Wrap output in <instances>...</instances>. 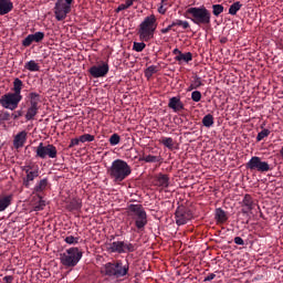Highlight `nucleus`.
<instances>
[{
    "mask_svg": "<svg viewBox=\"0 0 283 283\" xmlns=\"http://www.w3.org/2000/svg\"><path fill=\"white\" fill-rule=\"evenodd\" d=\"M113 182L120 184L128 176H132V166L123 159H115L106 171Z\"/></svg>",
    "mask_w": 283,
    "mask_h": 283,
    "instance_id": "1",
    "label": "nucleus"
},
{
    "mask_svg": "<svg viewBox=\"0 0 283 283\" xmlns=\"http://www.w3.org/2000/svg\"><path fill=\"white\" fill-rule=\"evenodd\" d=\"M126 216L127 220H130L129 224L135 222V227L138 231H143L145 227H147V211H145L143 205L130 203L126 208Z\"/></svg>",
    "mask_w": 283,
    "mask_h": 283,
    "instance_id": "2",
    "label": "nucleus"
},
{
    "mask_svg": "<svg viewBox=\"0 0 283 283\" xmlns=\"http://www.w3.org/2000/svg\"><path fill=\"white\" fill-rule=\"evenodd\" d=\"M184 17L190 19L195 25H211V11L205 6L188 8Z\"/></svg>",
    "mask_w": 283,
    "mask_h": 283,
    "instance_id": "3",
    "label": "nucleus"
},
{
    "mask_svg": "<svg viewBox=\"0 0 283 283\" xmlns=\"http://www.w3.org/2000/svg\"><path fill=\"white\" fill-rule=\"evenodd\" d=\"M156 28H158V22L156 15L150 14L144 19V21L139 24L137 34L140 41L149 42L154 39V34L156 33Z\"/></svg>",
    "mask_w": 283,
    "mask_h": 283,
    "instance_id": "4",
    "label": "nucleus"
},
{
    "mask_svg": "<svg viewBox=\"0 0 283 283\" xmlns=\"http://www.w3.org/2000/svg\"><path fill=\"white\" fill-rule=\"evenodd\" d=\"M101 273L107 277H125L129 273V264L123 265L122 261L108 262L102 266Z\"/></svg>",
    "mask_w": 283,
    "mask_h": 283,
    "instance_id": "5",
    "label": "nucleus"
},
{
    "mask_svg": "<svg viewBox=\"0 0 283 283\" xmlns=\"http://www.w3.org/2000/svg\"><path fill=\"white\" fill-rule=\"evenodd\" d=\"M83 258V252L78 248H70L64 253L60 254V262L63 266H76Z\"/></svg>",
    "mask_w": 283,
    "mask_h": 283,
    "instance_id": "6",
    "label": "nucleus"
},
{
    "mask_svg": "<svg viewBox=\"0 0 283 283\" xmlns=\"http://www.w3.org/2000/svg\"><path fill=\"white\" fill-rule=\"evenodd\" d=\"M71 11L72 2H69L67 0H56L54 7V15L56 21H65Z\"/></svg>",
    "mask_w": 283,
    "mask_h": 283,
    "instance_id": "7",
    "label": "nucleus"
},
{
    "mask_svg": "<svg viewBox=\"0 0 283 283\" xmlns=\"http://www.w3.org/2000/svg\"><path fill=\"white\" fill-rule=\"evenodd\" d=\"M29 103L30 106L28 107L25 119L34 120V116L39 114V103H41V95L36 92H31L29 94Z\"/></svg>",
    "mask_w": 283,
    "mask_h": 283,
    "instance_id": "8",
    "label": "nucleus"
},
{
    "mask_svg": "<svg viewBox=\"0 0 283 283\" xmlns=\"http://www.w3.org/2000/svg\"><path fill=\"white\" fill-rule=\"evenodd\" d=\"M35 156L42 160H45V158L54 159L56 156H59V150H56V146L52 144L43 145V143H40L35 148Z\"/></svg>",
    "mask_w": 283,
    "mask_h": 283,
    "instance_id": "9",
    "label": "nucleus"
},
{
    "mask_svg": "<svg viewBox=\"0 0 283 283\" xmlns=\"http://www.w3.org/2000/svg\"><path fill=\"white\" fill-rule=\"evenodd\" d=\"M23 99L22 95H17L14 93H7L1 96L0 98V105L4 107V109H11V112H14L17 107H19V103Z\"/></svg>",
    "mask_w": 283,
    "mask_h": 283,
    "instance_id": "10",
    "label": "nucleus"
},
{
    "mask_svg": "<svg viewBox=\"0 0 283 283\" xmlns=\"http://www.w3.org/2000/svg\"><path fill=\"white\" fill-rule=\"evenodd\" d=\"M247 169L250 171H259L260 174H265L266 171H271V165L268 161H262V158L254 156L249 163L245 164Z\"/></svg>",
    "mask_w": 283,
    "mask_h": 283,
    "instance_id": "11",
    "label": "nucleus"
},
{
    "mask_svg": "<svg viewBox=\"0 0 283 283\" xmlns=\"http://www.w3.org/2000/svg\"><path fill=\"white\" fill-rule=\"evenodd\" d=\"M175 218L176 224H178V227H182V224H187L189 220L193 219V213L189 208L185 206H179L175 212Z\"/></svg>",
    "mask_w": 283,
    "mask_h": 283,
    "instance_id": "12",
    "label": "nucleus"
},
{
    "mask_svg": "<svg viewBox=\"0 0 283 283\" xmlns=\"http://www.w3.org/2000/svg\"><path fill=\"white\" fill-rule=\"evenodd\" d=\"M88 72L93 78H103V76H107L109 72V64L103 62L102 65H93Z\"/></svg>",
    "mask_w": 283,
    "mask_h": 283,
    "instance_id": "13",
    "label": "nucleus"
},
{
    "mask_svg": "<svg viewBox=\"0 0 283 283\" xmlns=\"http://www.w3.org/2000/svg\"><path fill=\"white\" fill-rule=\"evenodd\" d=\"M45 39V33L38 31L33 34H29L24 40H22L23 48H30L33 43H41Z\"/></svg>",
    "mask_w": 283,
    "mask_h": 283,
    "instance_id": "14",
    "label": "nucleus"
},
{
    "mask_svg": "<svg viewBox=\"0 0 283 283\" xmlns=\"http://www.w3.org/2000/svg\"><path fill=\"white\" fill-rule=\"evenodd\" d=\"M23 171L27 174V179L24 180L25 187H29L34 178H39V166H24Z\"/></svg>",
    "mask_w": 283,
    "mask_h": 283,
    "instance_id": "15",
    "label": "nucleus"
},
{
    "mask_svg": "<svg viewBox=\"0 0 283 283\" xmlns=\"http://www.w3.org/2000/svg\"><path fill=\"white\" fill-rule=\"evenodd\" d=\"M242 213H249V211H253L255 208V202L253 201V197L251 195H244L243 200L241 201Z\"/></svg>",
    "mask_w": 283,
    "mask_h": 283,
    "instance_id": "16",
    "label": "nucleus"
},
{
    "mask_svg": "<svg viewBox=\"0 0 283 283\" xmlns=\"http://www.w3.org/2000/svg\"><path fill=\"white\" fill-rule=\"evenodd\" d=\"M25 140H28V133L25 130L18 133L13 139L14 149H21L25 145Z\"/></svg>",
    "mask_w": 283,
    "mask_h": 283,
    "instance_id": "17",
    "label": "nucleus"
},
{
    "mask_svg": "<svg viewBox=\"0 0 283 283\" xmlns=\"http://www.w3.org/2000/svg\"><path fill=\"white\" fill-rule=\"evenodd\" d=\"M168 107L174 112H182V109H185V104L180 101V97L175 96L169 99Z\"/></svg>",
    "mask_w": 283,
    "mask_h": 283,
    "instance_id": "18",
    "label": "nucleus"
},
{
    "mask_svg": "<svg viewBox=\"0 0 283 283\" xmlns=\"http://www.w3.org/2000/svg\"><path fill=\"white\" fill-rule=\"evenodd\" d=\"M13 8L14 4L11 0H0V17H3L4 14H10Z\"/></svg>",
    "mask_w": 283,
    "mask_h": 283,
    "instance_id": "19",
    "label": "nucleus"
},
{
    "mask_svg": "<svg viewBox=\"0 0 283 283\" xmlns=\"http://www.w3.org/2000/svg\"><path fill=\"white\" fill-rule=\"evenodd\" d=\"M156 187H161V189H167L169 187V176L159 174L155 177Z\"/></svg>",
    "mask_w": 283,
    "mask_h": 283,
    "instance_id": "20",
    "label": "nucleus"
},
{
    "mask_svg": "<svg viewBox=\"0 0 283 283\" xmlns=\"http://www.w3.org/2000/svg\"><path fill=\"white\" fill-rule=\"evenodd\" d=\"M107 251L111 253H125V250L122 249L120 241H114L113 243H109Z\"/></svg>",
    "mask_w": 283,
    "mask_h": 283,
    "instance_id": "21",
    "label": "nucleus"
},
{
    "mask_svg": "<svg viewBox=\"0 0 283 283\" xmlns=\"http://www.w3.org/2000/svg\"><path fill=\"white\" fill-rule=\"evenodd\" d=\"M12 205V195L0 198V212L6 211Z\"/></svg>",
    "mask_w": 283,
    "mask_h": 283,
    "instance_id": "22",
    "label": "nucleus"
},
{
    "mask_svg": "<svg viewBox=\"0 0 283 283\" xmlns=\"http://www.w3.org/2000/svg\"><path fill=\"white\" fill-rule=\"evenodd\" d=\"M214 218H216L217 222H220L221 224H223V222H227V220H229V218L227 217V212L224 210H222V208L216 209Z\"/></svg>",
    "mask_w": 283,
    "mask_h": 283,
    "instance_id": "23",
    "label": "nucleus"
},
{
    "mask_svg": "<svg viewBox=\"0 0 283 283\" xmlns=\"http://www.w3.org/2000/svg\"><path fill=\"white\" fill-rule=\"evenodd\" d=\"M21 90H23V81L17 77L13 81V94L21 96Z\"/></svg>",
    "mask_w": 283,
    "mask_h": 283,
    "instance_id": "24",
    "label": "nucleus"
},
{
    "mask_svg": "<svg viewBox=\"0 0 283 283\" xmlns=\"http://www.w3.org/2000/svg\"><path fill=\"white\" fill-rule=\"evenodd\" d=\"M120 242V247L122 250L124 251V253H134V251H136V245H134L130 242H125V241H119Z\"/></svg>",
    "mask_w": 283,
    "mask_h": 283,
    "instance_id": "25",
    "label": "nucleus"
},
{
    "mask_svg": "<svg viewBox=\"0 0 283 283\" xmlns=\"http://www.w3.org/2000/svg\"><path fill=\"white\" fill-rule=\"evenodd\" d=\"M175 61H184L185 63H189V61H193V54H191V52L181 53L175 57Z\"/></svg>",
    "mask_w": 283,
    "mask_h": 283,
    "instance_id": "26",
    "label": "nucleus"
},
{
    "mask_svg": "<svg viewBox=\"0 0 283 283\" xmlns=\"http://www.w3.org/2000/svg\"><path fill=\"white\" fill-rule=\"evenodd\" d=\"M83 207V203L81 202V199H73L69 206L67 209H70V211H78V209H81Z\"/></svg>",
    "mask_w": 283,
    "mask_h": 283,
    "instance_id": "27",
    "label": "nucleus"
},
{
    "mask_svg": "<svg viewBox=\"0 0 283 283\" xmlns=\"http://www.w3.org/2000/svg\"><path fill=\"white\" fill-rule=\"evenodd\" d=\"M24 67L25 70H29V72H39V70H41V66H39V63H36L33 60L27 62Z\"/></svg>",
    "mask_w": 283,
    "mask_h": 283,
    "instance_id": "28",
    "label": "nucleus"
},
{
    "mask_svg": "<svg viewBox=\"0 0 283 283\" xmlns=\"http://www.w3.org/2000/svg\"><path fill=\"white\" fill-rule=\"evenodd\" d=\"M48 188V178L40 180V182L34 187L35 193H41V191H45Z\"/></svg>",
    "mask_w": 283,
    "mask_h": 283,
    "instance_id": "29",
    "label": "nucleus"
},
{
    "mask_svg": "<svg viewBox=\"0 0 283 283\" xmlns=\"http://www.w3.org/2000/svg\"><path fill=\"white\" fill-rule=\"evenodd\" d=\"M241 8H242V3H240V1L232 3L229 8V14H232V17H235V14H238Z\"/></svg>",
    "mask_w": 283,
    "mask_h": 283,
    "instance_id": "30",
    "label": "nucleus"
},
{
    "mask_svg": "<svg viewBox=\"0 0 283 283\" xmlns=\"http://www.w3.org/2000/svg\"><path fill=\"white\" fill-rule=\"evenodd\" d=\"M182 28V30H189L190 28V24L188 21H185V20H175L172 21V28Z\"/></svg>",
    "mask_w": 283,
    "mask_h": 283,
    "instance_id": "31",
    "label": "nucleus"
},
{
    "mask_svg": "<svg viewBox=\"0 0 283 283\" xmlns=\"http://www.w3.org/2000/svg\"><path fill=\"white\" fill-rule=\"evenodd\" d=\"M144 163H160L163 160V157L160 156H154V155H147L142 158Z\"/></svg>",
    "mask_w": 283,
    "mask_h": 283,
    "instance_id": "32",
    "label": "nucleus"
},
{
    "mask_svg": "<svg viewBox=\"0 0 283 283\" xmlns=\"http://www.w3.org/2000/svg\"><path fill=\"white\" fill-rule=\"evenodd\" d=\"M158 72V66L156 65H150L145 70V76L146 78H151L154 74Z\"/></svg>",
    "mask_w": 283,
    "mask_h": 283,
    "instance_id": "33",
    "label": "nucleus"
},
{
    "mask_svg": "<svg viewBox=\"0 0 283 283\" xmlns=\"http://www.w3.org/2000/svg\"><path fill=\"white\" fill-rule=\"evenodd\" d=\"M160 143L161 145H164V147H167L168 149H174V138L163 137Z\"/></svg>",
    "mask_w": 283,
    "mask_h": 283,
    "instance_id": "34",
    "label": "nucleus"
},
{
    "mask_svg": "<svg viewBox=\"0 0 283 283\" xmlns=\"http://www.w3.org/2000/svg\"><path fill=\"white\" fill-rule=\"evenodd\" d=\"M203 127H212L213 126V115L208 114L202 118Z\"/></svg>",
    "mask_w": 283,
    "mask_h": 283,
    "instance_id": "35",
    "label": "nucleus"
},
{
    "mask_svg": "<svg viewBox=\"0 0 283 283\" xmlns=\"http://www.w3.org/2000/svg\"><path fill=\"white\" fill-rule=\"evenodd\" d=\"M224 12V7L222 4H213L212 6V14L214 17H220Z\"/></svg>",
    "mask_w": 283,
    "mask_h": 283,
    "instance_id": "36",
    "label": "nucleus"
},
{
    "mask_svg": "<svg viewBox=\"0 0 283 283\" xmlns=\"http://www.w3.org/2000/svg\"><path fill=\"white\" fill-rule=\"evenodd\" d=\"M134 6V2L132 0H126L125 3H122L117 7L116 12H123V10H127Z\"/></svg>",
    "mask_w": 283,
    "mask_h": 283,
    "instance_id": "37",
    "label": "nucleus"
},
{
    "mask_svg": "<svg viewBox=\"0 0 283 283\" xmlns=\"http://www.w3.org/2000/svg\"><path fill=\"white\" fill-rule=\"evenodd\" d=\"M94 135L92 134H84L80 136V143H94Z\"/></svg>",
    "mask_w": 283,
    "mask_h": 283,
    "instance_id": "38",
    "label": "nucleus"
},
{
    "mask_svg": "<svg viewBox=\"0 0 283 283\" xmlns=\"http://www.w3.org/2000/svg\"><path fill=\"white\" fill-rule=\"evenodd\" d=\"M191 84H192L193 87H196L197 90H198V87H202V85H205V84L202 83V78H201L200 76H198V75H195V76L192 77Z\"/></svg>",
    "mask_w": 283,
    "mask_h": 283,
    "instance_id": "39",
    "label": "nucleus"
},
{
    "mask_svg": "<svg viewBox=\"0 0 283 283\" xmlns=\"http://www.w3.org/2000/svg\"><path fill=\"white\" fill-rule=\"evenodd\" d=\"M145 48H147V44H145V42H134L133 44V50H135V52H143Z\"/></svg>",
    "mask_w": 283,
    "mask_h": 283,
    "instance_id": "40",
    "label": "nucleus"
},
{
    "mask_svg": "<svg viewBox=\"0 0 283 283\" xmlns=\"http://www.w3.org/2000/svg\"><path fill=\"white\" fill-rule=\"evenodd\" d=\"M269 134H271V130L264 128L263 130H261L258 136H256V140L258 143H260V140H264V138H266L269 136Z\"/></svg>",
    "mask_w": 283,
    "mask_h": 283,
    "instance_id": "41",
    "label": "nucleus"
},
{
    "mask_svg": "<svg viewBox=\"0 0 283 283\" xmlns=\"http://www.w3.org/2000/svg\"><path fill=\"white\" fill-rule=\"evenodd\" d=\"M118 143H120V135L119 134H113L109 137V145L116 146V145H118Z\"/></svg>",
    "mask_w": 283,
    "mask_h": 283,
    "instance_id": "42",
    "label": "nucleus"
},
{
    "mask_svg": "<svg viewBox=\"0 0 283 283\" xmlns=\"http://www.w3.org/2000/svg\"><path fill=\"white\" fill-rule=\"evenodd\" d=\"M191 98L195 103H200V101H202V93H200V91H195L191 93Z\"/></svg>",
    "mask_w": 283,
    "mask_h": 283,
    "instance_id": "43",
    "label": "nucleus"
},
{
    "mask_svg": "<svg viewBox=\"0 0 283 283\" xmlns=\"http://www.w3.org/2000/svg\"><path fill=\"white\" fill-rule=\"evenodd\" d=\"M64 242H66V244H78V238L70 235L64 239Z\"/></svg>",
    "mask_w": 283,
    "mask_h": 283,
    "instance_id": "44",
    "label": "nucleus"
},
{
    "mask_svg": "<svg viewBox=\"0 0 283 283\" xmlns=\"http://www.w3.org/2000/svg\"><path fill=\"white\" fill-rule=\"evenodd\" d=\"M45 208V201L40 199L39 203L34 206L33 211H43Z\"/></svg>",
    "mask_w": 283,
    "mask_h": 283,
    "instance_id": "45",
    "label": "nucleus"
},
{
    "mask_svg": "<svg viewBox=\"0 0 283 283\" xmlns=\"http://www.w3.org/2000/svg\"><path fill=\"white\" fill-rule=\"evenodd\" d=\"M78 143H81V137L71 139V143L69 145L70 149H72V147H76Z\"/></svg>",
    "mask_w": 283,
    "mask_h": 283,
    "instance_id": "46",
    "label": "nucleus"
},
{
    "mask_svg": "<svg viewBox=\"0 0 283 283\" xmlns=\"http://www.w3.org/2000/svg\"><path fill=\"white\" fill-rule=\"evenodd\" d=\"M234 243L239 244L240 247H244V240L241 237H235Z\"/></svg>",
    "mask_w": 283,
    "mask_h": 283,
    "instance_id": "47",
    "label": "nucleus"
},
{
    "mask_svg": "<svg viewBox=\"0 0 283 283\" xmlns=\"http://www.w3.org/2000/svg\"><path fill=\"white\" fill-rule=\"evenodd\" d=\"M167 6L165 4H160L159 8H158V12L159 14H167Z\"/></svg>",
    "mask_w": 283,
    "mask_h": 283,
    "instance_id": "48",
    "label": "nucleus"
},
{
    "mask_svg": "<svg viewBox=\"0 0 283 283\" xmlns=\"http://www.w3.org/2000/svg\"><path fill=\"white\" fill-rule=\"evenodd\" d=\"M12 282H14V276L7 275L3 277V283H12Z\"/></svg>",
    "mask_w": 283,
    "mask_h": 283,
    "instance_id": "49",
    "label": "nucleus"
},
{
    "mask_svg": "<svg viewBox=\"0 0 283 283\" xmlns=\"http://www.w3.org/2000/svg\"><path fill=\"white\" fill-rule=\"evenodd\" d=\"M174 28L172 23L169 24L167 28L160 30L161 34H167Z\"/></svg>",
    "mask_w": 283,
    "mask_h": 283,
    "instance_id": "50",
    "label": "nucleus"
},
{
    "mask_svg": "<svg viewBox=\"0 0 283 283\" xmlns=\"http://www.w3.org/2000/svg\"><path fill=\"white\" fill-rule=\"evenodd\" d=\"M211 280H216V274L211 273L205 277L203 282H211Z\"/></svg>",
    "mask_w": 283,
    "mask_h": 283,
    "instance_id": "51",
    "label": "nucleus"
},
{
    "mask_svg": "<svg viewBox=\"0 0 283 283\" xmlns=\"http://www.w3.org/2000/svg\"><path fill=\"white\" fill-rule=\"evenodd\" d=\"M172 54L176 56H180L182 54V51H179L178 49H174Z\"/></svg>",
    "mask_w": 283,
    "mask_h": 283,
    "instance_id": "52",
    "label": "nucleus"
},
{
    "mask_svg": "<svg viewBox=\"0 0 283 283\" xmlns=\"http://www.w3.org/2000/svg\"><path fill=\"white\" fill-rule=\"evenodd\" d=\"M168 0H161L160 4L161 6H169V3L167 2Z\"/></svg>",
    "mask_w": 283,
    "mask_h": 283,
    "instance_id": "53",
    "label": "nucleus"
},
{
    "mask_svg": "<svg viewBox=\"0 0 283 283\" xmlns=\"http://www.w3.org/2000/svg\"><path fill=\"white\" fill-rule=\"evenodd\" d=\"M192 90H197L192 84L188 87V92H192Z\"/></svg>",
    "mask_w": 283,
    "mask_h": 283,
    "instance_id": "54",
    "label": "nucleus"
},
{
    "mask_svg": "<svg viewBox=\"0 0 283 283\" xmlns=\"http://www.w3.org/2000/svg\"><path fill=\"white\" fill-rule=\"evenodd\" d=\"M18 116H21V112H19L18 115H14V118H18Z\"/></svg>",
    "mask_w": 283,
    "mask_h": 283,
    "instance_id": "55",
    "label": "nucleus"
},
{
    "mask_svg": "<svg viewBox=\"0 0 283 283\" xmlns=\"http://www.w3.org/2000/svg\"><path fill=\"white\" fill-rule=\"evenodd\" d=\"M66 1H69V3H72L74 0H66Z\"/></svg>",
    "mask_w": 283,
    "mask_h": 283,
    "instance_id": "56",
    "label": "nucleus"
},
{
    "mask_svg": "<svg viewBox=\"0 0 283 283\" xmlns=\"http://www.w3.org/2000/svg\"><path fill=\"white\" fill-rule=\"evenodd\" d=\"M133 3H134V1H138V0H130Z\"/></svg>",
    "mask_w": 283,
    "mask_h": 283,
    "instance_id": "57",
    "label": "nucleus"
}]
</instances>
